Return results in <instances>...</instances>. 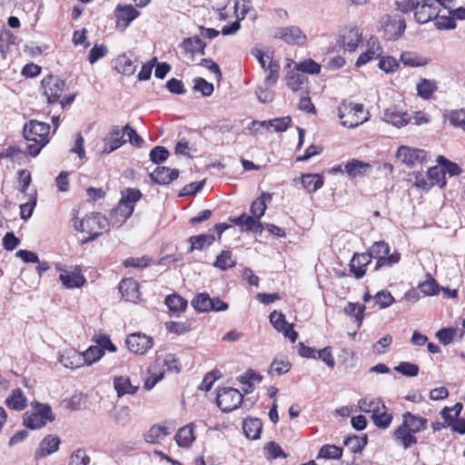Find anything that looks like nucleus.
I'll use <instances>...</instances> for the list:
<instances>
[{"mask_svg": "<svg viewBox=\"0 0 465 465\" xmlns=\"http://www.w3.org/2000/svg\"><path fill=\"white\" fill-rule=\"evenodd\" d=\"M436 162L441 166L444 174L447 173L450 176H458L461 173V168L454 162H451L442 155H439Z\"/></svg>", "mask_w": 465, "mask_h": 465, "instance_id": "09e8293b", "label": "nucleus"}, {"mask_svg": "<svg viewBox=\"0 0 465 465\" xmlns=\"http://www.w3.org/2000/svg\"><path fill=\"white\" fill-rule=\"evenodd\" d=\"M134 210V206L121 199L118 205L113 209V215L117 216V213H120L118 222L124 223L133 214Z\"/></svg>", "mask_w": 465, "mask_h": 465, "instance_id": "603ef678", "label": "nucleus"}, {"mask_svg": "<svg viewBox=\"0 0 465 465\" xmlns=\"http://www.w3.org/2000/svg\"><path fill=\"white\" fill-rule=\"evenodd\" d=\"M134 210V206L121 199L118 205L113 209V215L117 216V213H120L118 222L124 223L133 214Z\"/></svg>", "mask_w": 465, "mask_h": 465, "instance_id": "3c124183", "label": "nucleus"}, {"mask_svg": "<svg viewBox=\"0 0 465 465\" xmlns=\"http://www.w3.org/2000/svg\"><path fill=\"white\" fill-rule=\"evenodd\" d=\"M61 441L57 436L47 435L45 437L38 449L35 452V459L41 460L58 450Z\"/></svg>", "mask_w": 465, "mask_h": 465, "instance_id": "f3484780", "label": "nucleus"}, {"mask_svg": "<svg viewBox=\"0 0 465 465\" xmlns=\"http://www.w3.org/2000/svg\"><path fill=\"white\" fill-rule=\"evenodd\" d=\"M50 125L44 122L31 120L24 126V137L30 142L27 146L28 153L32 156L39 154L41 150L48 143Z\"/></svg>", "mask_w": 465, "mask_h": 465, "instance_id": "f03ea898", "label": "nucleus"}, {"mask_svg": "<svg viewBox=\"0 0 465 465\" xmlns=\"http://www.w3.org/2000/svg\"><path fill=\"white\" fill-rule=\"evenodd\" d=\"M372 258L376 259L375 271L384 266H391L400 262L401 255L398 252L390 254V247L388 243L383 241L374 242L370 248L369 252H366Z\"/></svg>", "mask_w": 465, "mask_h": 465, "instance_id": "39448f33", "label": "nucleus"}, {"mask_svg": "<svg viewBox=\"0 0 465 465\" xmlns=\"http://www.w3.org/2000/svg\"><path fill=\"white\" fill-rule=\"evenodd\" d=\"M104 354L102 348L95 346H90L86 351L80 353L82 360L87 364L91 365L100 360Z\"/></svg>", "mask_w": 465, "mask_h": 465, "instance_id": "49530a36", "label": "nucleus"}, {"mask_svg": "<svg viewBox=\"0 0 465 465\" xmlns=\"http://www.w3.org/2000/svg\"><path fill=\"white\" fill-rule=\"evenodd\" d=\"M90 457L83 449H78L74 451L70 457V465H88L90 463Z\"/></svg>", "mask_w": 465, "mask_h": 465, "instance_id": "0e129e2a", "label": "nucleus"}, {"mask_svg": "<svg viewBox=\"0 0 465 465\" xmlns=\"http://www.w3.org/2000/svg\"><path fill=\"white\" fill-rule=\"evenodd\" d=\"M270 322L278 331H282L284 337L294 342L298 338V333L293 330L292 324H289L283 313L273 311L270 314Z\"/></svg>", "mask_w": 465, "mask_h": 465, "instance_id": "4468645a", "label": "nucleus"}, {"mask_svg": "<svg viewBox=\"0 0 465 465\" xmlns=\"http://www.w3.org/2000/svg\"><path fill=\"white\" fill-rule=\"evenodd\" d=\"M378 67L385 74H393L400 67V63L393 56L381 55V54L379 56Z\"/></svg>", "mask_w": 465, "mask_h": 465, "instance_id": "79ce46f5", "label": "nucleus"}, {"mask_svg": "<svg viewBox=\"0 0 465 465\" xmlns=\"http://www.w3.org/2000/svg\"><path fill=\"white\" fill-rule=\"evenodd\" d=\"M396 157L408 166H415L426 161L427 153L421 149L401 145L398 148Z\"/></svg>", "mask_w": 465, "mask_h": 465, "instance_id": "1a4fd4ad", "label": "nucleus"}, {"mask_svg": "<svg viewBox=\"0 0 465 465\" xmlns=\"http://www.w3.org/2000/svg\"><path fill=\"white\" fill-rule=\"evenodd\" d=\"M344 169L349 177L356 178L369 173L371 170V165L366 162L352 159L347 162Z\"/></svg>", "mask_w": 465, "mask_h": 465, "instance_id": "b1692460", "label": "nucleus"}, {"mask_svg": "<svg viewBox=\"0 0 465 465\" xmlns=\"http://www.w3.org/2000/svg\"><path fill=\"white\" fill-rule=\"evenodd\" d=\"M114 67L117 73L130 76L136 71L137 64L126 54H122L116 58Z\"/></svg>", "mask_w": 465, "mask_h": 465, "instance_id": "2f4dec72", "label": "nucleus"}, {"mask_svg": "<svg viewBox=\"0 0 465 465\" xmlns=\"http://www.w3.org/2000/svg\"><path fill=\"white\" fill-rule=\"evenodd\" d=\"M363 105L353 103H341L338 107V117L344 127L354 128L367 121Z\"/></svg>", "mask_w": 465, "mask_h": 465, "instance_id": "20e7f679", "label": "nucleus"}, {"mask_svg": "<svg viewBox=\"0 0 465 465\" xmlns=\"http://www.w3.org/2000/svg\"><path fill=\"white\" fill-rule=\"evenodd\" d=\"M242 399L243 395L237 389L223 387L217 391L216 402L224 412L237 409L242 404Z\"/></svg>", "mask_w": 465, "mask_h": 465, "instance_id": "0eeeda50", "label": "nucleus"}, {"mask_svg": "<svg viewBox=\"0 0 465 465\" xmlns=\"http://www.w3.org/2000/svg\"><path fill=\"white\" fill-rule=\"evenodd\" d=\"M373 300L380 309L388 308L395 302L391 293L385 290L378 292L373 296Z\"/></svg>", "mask_w": 465, "mask_h": 465, "instance_id": "4d7b16f0", "label": "nucleus"}, {"mask_svg": "<svg viewBox=\"0 0 465 465\" xmlns=\"http://www.w3.org/2000/svg\"><path fill=\"white\" fill-rule=\"evenodd\" d=\"M149 156L154 163H161L168 158L169 152L163 146H155L151 150Z\"/></svg>", "mask_w": 465, "mask_h": 465, "instance_id": "69168bd1", "label": "nucleus"}, {"mask_svg": "<svg viewBox=\"0 0 465 465\" xmlns=\"http://www.w3.org/2000/svg\"><path fill=\"white\" fill-rule=\"evenodd\" d=\"M114 388L118 397L125 394H134L138 390V385H133L127 376H116L114 379Z\"/></svg>", "mask_w": 465, "mask_h": 465, "instance_id": "393cba45", "label": "nucleus"}, {"mask_svg": "<svg viewBox=\"0 0 465 465\" xmlns=\"http://www.w3.org/2000/svg\"><path fill=\"white\" fill-rule=\"evenodd\" d=\"M117 27L124 31L129 25L139 15V12L131 5L118 6L115 10Z\"/></svg>", "mask_w": 465, "mask_h": 465, "instance_id": "a211bd4d", "label": "nucleus"}, {"mask_svg": "<svg viewBox=\"0 0 465 465\" xmlns=\"http://www.w3.org/2000/svg\"><path fill=\"white\" fill-rule=\"evenodd\" d=\"M418 287L425 295H435L439 292L437 282L431 277H429L428 280L419 283Z\"/></svg>", "mask_w": 465, "mask_h": 465, "instance_id": "774afa93", "label": "nucleus"}, {"mask_svg": "<svg viewBox=\"0 0 465 465\" xmlns=\"http://www.w3.org/2000/svg\"><path fill=\"white\" fill-rule=\"evenodd\" d=\"M193 428V423H189L177 431L174 438L180 447L188 448L194 441Z\"/></svg>", "mask_w": 465, "mask_h": 465, "instance_id": "c85d7f7f", "label": "nucleus"}, {"mask_svg": "<svg viewBox=\"0 0 465 465\" xmlns=\"http://www.w3.org/2000/svg\"><path fill=\"white\" fill-rule=\"evenodd\" d=\"M384 121L400 128L406 125L410 119L405 112H402L396 106H391L384 112Z\"/></svg>", "mask_w": 465, "mask_h": 465, "instance_id": "5701e85b", "label": "nucleus"}, {"mask_svg": "<svg viewBox=\"0 0 465 465\" xmlns=\"http://www.w3.org/2000/svg\"><path fill=\"white\" fill-rule=\"evenodd\" d=\"M295 68L300 72L311 74H317L321 72V65L312 59H307L296 64Z\"/></svg>", "mask_w": 465, "mask_h": 465, "instance_id": "13d9d810", "label": "nucleus"}, {"mask_svg": "<svg viewBox=\"0 0 465 465\" xmlns=\"http://www.w3.org/2000/svg\"><path fill=\"white\" fill-rule=\"evenodd\" d=\"M292 364L287 360H274L270 366L269 373L282 375L290 371Z\"/></svg>", "mask_w": 465, "mask_h": 465, "instance_id": "680f3d73", "label": "nucleus"}, {"mask_svg": "<svg viewBox=\"0 0 465 465\" xmlns=\"http://www.w3.org/2000/svg\"><path fill=\"white\" fill-rule=\"evenodd\" d=\"M427 427L428 420L426 418L406 411L402 414L401 424L393 432L394 441L407 450L417 444L418 440L415 435L425 430Z\"/></svg>", "mask_w": 465, "mask_h": 465, "instance_id": "f257e3e1", "label": "nucleus"}, {"mask_svg": "<svg viewBox=\"0 0 465 465\" xmlns=\"http://www.w3.org/2000/svg\"><path fill=\"white\" fill-rule=\"evenodd\" d=\"M164 367H166L167 370L173 371L176 373L180 371V365L174 354L169 353L164 357L159 354L156 355L155 361L153 362V370H164Z\"/></svg>", "mask_w": 465, "mask_h": 465, "instance_id": "cd10ccee", "label": "nucleus"}, {"mask_svg": "<svg viewBox=\"0 0 465 465\" xmlns=\"http://www.w3.org/2000/svg\"><path fill=\"white\" fill-rule=\"evenodd\" d=\"M343 443L351 450V452H361L368 443V437L367 435H363L362 437H347L344 439Z\"/></svg>", "mask_w": 465, "mask_h": 465, "instance_id": "37998d69", "label": "nucleus"}, {"mask_svg": "<svg viewBox=\"0 0 465 465\" xmlns=\"http://www.w3.org/2000/svg\"><path fill=\"white\" fill-rule=\"evenodd\" d=\"M275 37L293 45H302L306 42V35L298 26L294 25L280 28L275 34Z\"/></svg>", "mask_w": 465, "mask_h": 465, "instance_id": "2eb2a0df", "label": "nucleus"}, {"mask_svg": "<svg viewBox=\"0 0 465 465\" xmlns=\"http://www.w3.org/2000/svg\"><path fill=\"white\" fill-rule=\"evenodd\" d=\"M119 291L122 296L128 302L136 303L140 301L141 292L139 283L132 278L121 281L119 283Z\"/></svg>", "mask_w": 465, "mask_h": 465, "instance_id": "6ab92c4d", "label": "nucleus"}, {"mask_svg": "<svg viewBox=\"0 0 465 465\" xmlns=\"http://www.w3.org/2000/svg\"><path fill=\"white\" fill-rule=\"evenodd\" d=\"M438 14H440L438 5H435L432 0H422V2H418L414 17L419 24H426L435 19Z\"/></svg>", "mask_w": 465, "mask_h": 465, "instance_id": "ddd939ff", "label": "nucleus"}, {"mask_svg": "<svg viewBox=\"0 0 465 465\" xmlns=\"http://www.w3.org/2000/svg\"><path fill=\"white\" fill-rule=\"evenodd\" d=\"M371 262V256L367 253H355L350 262V271L356 279H361Z\"/></svg>", "mask_w": 465, "mask_h": 465, "instance_id": "412c9836", "label": "nucleus"}, {"mask_svg": "<svg viewBox=\"0 0 465 465\" xmlns=\"http://www.w3.org/2000/svg\"><path fill=\"white\" fill-rule=\"evenodd\" d=\"M435 26L439 30H450L455 29L457 25L452 15H440L435 17Z\"/></svg>", "mask_w": 465, "mask_h": 465, "instance_id": "052dcab7", "label": "nucleus"}, {"mask_svg": "<svg viewBox=\"0 0 465 465\" xmlns=\"http://www.w3.org/2000/svg\"><path fill=\"white\" fill-rule=\"evenodd\" d=\"M107 51L108 49L106 45L95 44L94 47L90 50L88 61L90 62V64H94L99 59L104 57L107 54Z\"/></svg>", "mask_w": 465, "mask_h": 465, "instance_id": "338daca9", "label": "nucleus"}, {"mask_svg": "<svg viewBox=\"0 0 465 465\" xmlns=\"http://www.w3.org/2000/svg\"><path fill=\"white\" fill-rule=\"evenodd\" d=\"M179 171L177 169H171L169 167L158 166L153 173H150L151 179L158 184L166 185L177 179Z\"/></svg>", "mask_w": 465, "mask_h": 465, "instance_id": "4be33fe9", "label": "nucleus"}, {"mask_svg": "<svg viewBox=\"0 0 465 465\" xmlns=\"http://www.w3.org/2000/svg\"><path fill=\"white\" fill-rule=\"evenodd\" d=\"M170 432L169 428L166 426L154 425L147 431L144 440L148 443H156L163 440Z\"/></svg>", "mask_w": 465, "mask_h": 465, "instance_id": "4c0bfd02", "label": "nucleus"}, {"mask_svg": "<svg viewBox=\"0 0 465 465\" xmlns=\"http://www.w3.org/2000/svg\"><path fill=\"white\" fill-rule=\"evenodd\" d=\"M125 344L131 352L145 354L153 345V337L142 332H134L127 336Z\"/></svg>", "mask_w": 465, "mask_h": 465, "instance_id": "6e6552de", "label": "nucleus"}, {"mask_svg": "<svg viewBox=\"0 0 465 465\" xmlns=\"http://www.w3.org/2000/svg\"><path fill=\"white\" fill-rule=\"evenodd\" d=\"M400 61L405 66L409 67H420L428 64L429 63V60L426 57L409 51L401 53Z\"/></svg>", "mask_w": 465, "mask_h": 465, "instance_id": "c9c22d12", "label": "nucleus"}, {"mask_svg": "<svg viewBox=\"0 0 465 465\" xmlns=\"http://www.w3.org/2000/svg\"><path fill=\"white\" fill-rule=\"evenodd\" d=\"M365 306L360 303L348 302L344 308V312L355 318L358 327L361 325L364 318Z\"/></svg>", "mask_w": 465, "mask_h": 465, "instance_id": "a18cd8bd", "label": "nucleus"}, {"mask_svg": "<svg viewBox=\"0 0 465 465\" xmlns=\"http://www.w3.org/2000/svg\"><path fill=\"white\" fill-rule=\"evenodd\" d=\"M164 303L174 313L183 312L187 308V301L176 293L166 296Z\"/></svg>", "mask_w": 465, "mask_h": 465, "instance_id": "e433bc0d", "label": "nucleus"}, {"mask_svg": "<svg viewBox=\"0 0 465 465\" xmlns=\"http://www.w3.org/2000/svg\"><path fill=\"white\" fill-rule=\"evenodd\" d=\"M449 120L453 126L465 131V109L451 111Z\"/></svg>", "mask_w": 465, "mask_h": 465, "instance_id": "e2e57ef3", "label": "nucleus"}, {"mask_svg": "<svg viewBox=\"0 0 465 465\" xmlns=\"http://www.w3.org/2000/svg\"><path fill=\"white\" fill-rule=\"evenodd\" d=\"M428 179L430 181V185H440V187L445 186V174L442 168H439L438 166H433L428 169L427 171Z\"/></svg>", "mask_w": 465, "mask_h": 465, "instance_id": "de8ad7c7", "label": "nucleus"}, {"mask_svg": "<svg viewBox=\"0 0 465 465\" xmlns=\"http://www.w3.org/2000/svg\"><path fill=\"white\" fill-rule=\"evenodd\" d=\"M237 20H242L246 15L252 14L255 17V10L250 0H237L234 5Z\"/></svg>", "mask_w": 465, "mask_h": 465, "instance_id": "c03bdc74", "label": "nucleus"}, {"mask_svg": "<svg viewBox=\"0 0 465 465\" xmlns=\"http://www.w3.org/2000/svg\"><path fill=\"white\" fill-rule=\"evenodd\" d=\"M124 133L123 130L120 129L119 126L114 125L107 136L104 139V148L102 153L108 154L120 148L126 142L124 139Z\"/></svg>", "mask_w": 465, "mask_h": 465, "instance_id": "dca6fc26", "label": "nucleus"}, {"mask_svg": "<svg viewBox=\"0 0 465 465\" xmlns=\"http://www.w3.org/2000/svg\"><path fill=\"white\" fill-rule=\"evenodd\" d=\"M54 416L49 405L33 401L31 410L24 413L23 424L27 429L37 430L45 426L47 421H53Z\"/></svg>", "mask_w": 465, "mask_h": 465, "instance_id": "7ed1b4c3", "label": "nucleus"}, {"mask_svg": "<svg viewBox=\"0 0 465 465\" xmlns=\"http://www.w3.org/2000/svg\"><path fill=\"white\" fill-rule=\"evenodd\" d=\"M381 53V48L377 41H371L369 43L368 50L360 54L358 57L355 65L357 67H361L366 64L368 62L371 61L374 57L379 58Z\"/></svg>", "mask_w": 465, "mask_h": 465, "instance_id": "f704fd0d", "label": "nucleus"}, {"mask_svg": "<svg viewBox=\"0 0 465 465\" xmlns=\"http://www.w3.org/2000/svg\"><path fill=\"white\" fill-rule=\"evenodd\" d=\"M6 406L14 411H23L27 406V399L21 389H15L5 400Z\"/></svg>", "mask_w": 465, "mask_h": 465, "instance_id": "72a5a7b5", "label": "nucleus"}, {"mask_svg": "<svg viewBox=\"0 0 465 465\" xmlns=\"http://www.w3.org/2000/svg\"><path fill=\"white\" fill-rule=\"evenodd\" d=\"M371 419L379 429H387L391 425L393 416L392 413L387 411L385 404L381 402V406L371 415Z\"/></svg>", "mask_w": 465, "mask_h": 465, "instance_id": "a878e982", "label": "nucleus"}, {"mask_svg": "<svg viewBox=\"0 0 465 465\" xmlns=\"http://www.w3.org/2000/svg\"><path fill=\"white\" fill-rule=\"evenodd\" d=\"M109 227L108 219L98 213H92L81 220V232L90 234L83 242H87L95 240L102 231H107Z\"/></svg>", "mask_w": 465, "mask_h": 465, "instance_id": "423d86ee", "label": "nucleus"}, {"mask_svg": "<svg viewBox=\"0 0 465 465\" xmlns=\"http://www.w3.org/2000/svg\"><path fill=\"white\" fill-rule=\"evenodd\" d=\"M438 90V84L435 80L420 78L417 84V94L422 99L429 100Z\"/></svg>", "mask_w": 465, "mask_h": 465, "instance_id": "473e14b6", "label": "nucleus"}, {"mask_svg": "<svg viewBox=\"0 0 465 465\" xmlns=\"http://www.w3.org/2000/svg\"><path fill=\"white\" fill-rule=\"evenodd\" d=\"M342 456V449L335 445H323L318 453L317 459H340Z\"/></svg>", "mask_w": 465, "mask_h": 465, "instance_id": "6e6d98bb", "label": "nucleus"}, {"mask_svg": "<svg viewBox=\"0 0 465 465\" xmlns=\"http://www.w3.org/2000/svg\"><path fill=\"white\" fill-rule=\"evenodd\" d=\"M405 20L401 17L386 15L382 18L381 30L386 40H396L405 31Z\"/></svg>", "mask_w": 465, "mask_h": 465, "instance_id": "9b49d317", "label": "nucleus"}, {"mask_svg": "<svg viewBox=\"0 0 465 465\" xmlns=\"http://www.w3.org/2000/svg\"><path fill=\"white\" fill-rule=\"evenodd\" d=\"M60 362L66 368L74 369L82 365V357L76 351H68L61 355Z\"/></svg>", "mask_w": 465, "mask_h": 465, "instance_id": "5fc2aeb1", "label": "nucleus"}, {"mask_svg": "<svg viewBox=\"0 0 465 465\" xmlns=\"http://www.w3.org/2000/svg\"><path fill=\"white\" fill-rule=\"evenodd\" d=\"M213 242L214 236L210 233L191 236L188 240L190 243L189 252H193L195 250L203 251L211 246Z\"/></svg>", "mask_w": 465, "mask_h": 465, "instance_id": "7c9ffc66", "label": "nucleus"}, {"mask_svg": "<svg viewBox=\"0 0 465 465\" xmlns=\"http://www.w3.org/2000/svg\"><path fill=\"white\" fill-rule=\"evenodd\" d=\"M235 263H236V262L232 257V252L228 251V250H223L216 257V260L213 262V266L222 271H225L229 268L234 267Z\"/></svg>", "mask_w": 465, "mask_h": 465, "instance_id": "ea45409f", "label": "nucleus"}, {"mask_svg": "<svg viewBox=\"0 0 465 465\" xmlns=\"http://www.w3.org/2000/svg\"><path fill=\"white\" fill-rule=\"evenodd\" d=\"M302 183L309 193H314L323 185V180L320 174L308 173L302 176Z\"/></svg>", "mask_w": 465, "mask_h": 465, "instance_id": "58836bf2", "label": "nucleus"}, {"mask_svg": "<svg viewBox=\"0 0 465 465\" xmlns=\"http://www.w3.org/2000/svg\"><path fill=\"white\" fill-rule=\"evenodd\" d=\"M394 370L404 376L415 377L418 375L420 368L415 363L401 361L394 368Z\"/></svg>", "mask_w": 465, "mask_h": 465, "instance_id": "bf43d9fd", "label": "nucleus"}, {"mask_svg": "<svg viewBox=\"0 0 465 465\" xmlns=\"http://www.w3.org/2000/svg\"><path fill=\"white\" fill-rule=\"evenodd\" d=\"M149 377L146 379L143 384V389L146 391L152 390L155 384L160 381L164 376V370L155 369L153 370V363L149 367Z\"/></svg>", "mask_w": 465, "mask_h": 465, "instance_id": "864d4df0", "label": "nucleus"}, {"mask_svg": "<svg viewBox=\"0 0 465 465\" xmlns=\"http://www.w3.org/2000/svg\"><path fill=\"white\" fill-rule=\"evenodd\" d=\"M181 46L187 54L203 55L206 44L199 36H193L183 39Z\"/></svg>", "mask_w": 465, "mask_h": 465, "instance_id": "c756f323", "label": "nucleus"}, {"mask_svg": "<svg viewBox=\"0 0 465 465\" xmlns=\"http://www.w3.org/2000/svg\"><path fill=\"white\" fill-rule=\"evenodd\" d=\"M361 31L356 26L347 27L341 35V43L344 50L353 52L361 42Z\"/></svg>", "mask_w": 465, "mask_h": 465, "instance_id": "aec40b11", "label": "nucleus"}, {"mask_svg": "<svg viewBox=\"0 0 465 465\" xmlns=\"http://www.w3.org/2000/svg\"><path fill=\"white\" fill-rule=\"evenodd\" d=\"M65 84V81L53 75H48L42 80L44 94L49 104H54L61 98Z\"/></svg>", "mask_w": 465, "mask_h": 465, "instance_id": "9d476101", "label": "nucleus"}, {"mask_svg": "<svg viewBox=\"0 0 465 465\" xmlns=\"http://www.w3.org/2000/svg\"><path fill=\"white\" fill-rule=\"evenodd\" d=\"M242 430L248 439L258 440L262 430V420L257 418L245 419L242 422Z\"/></svg>", "mask_w": 465, "mask_h": 465, "instance_id": "bb28decb", "label": "nucleus"}, {"mask_svg": "<svg viewBox=\"0 0 465 465\" xmlns=\"http://www.w3.org/2000/svg\"><path fill=\"white\" fill-rule=\"evenodd\" d=\"M280 64L278 61L270 58V62L268 67L265 70H268V74L264 79V84L267 86L274 85L279 78L280 72Z\"/></svg>", "mask_w": 465, "mask_h": 465, "instance_id": "8fccbe9b", "label": "nucleus"}, {"mask_svg": "<svg viewBox=\"0 0 465 465\" xmlns=\"http://www.w3.org/2000/svg\"><path fill=\"white\" fill-rule=\"evenodd\" d=\"M192 306L200 312H206L212 310V302L209 294L198 293L191 302Z\"/></svg>", "mask_w": 465, "mask_h": 465, "instance_id": "a19ab883", "label": "nucleus"}, {"mask_svg": "<svg viewBox=\"0 0 465 465\" xmlns=\"http://www.w3.org/2000/svg\"><path fill=\"white\" fill-rule=\"evenodd\" d=\"M57 270L61 272L59 279L62 284L68 289L81 287L86 282L81 270L77 267L64 269L61 266H57Z\"/></svg>", "mask_w": 465, "mask_h": 465, "instance_id": "f8f14e48", "label": "nucleus"}]
</instances>
